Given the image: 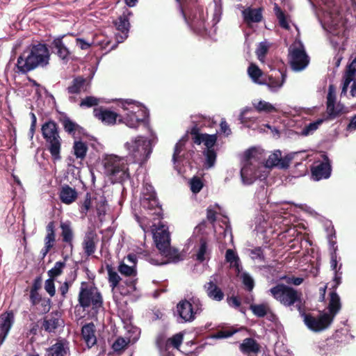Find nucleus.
Listing matches in <instances>:
<instances>
[{
    "label": "nucleus",
    "instance_id": "33",
    "mask_svg": "<svg viewBox=\"0 0 356 356\" xmlns=\"http://www.w3.org/2000/svg\"><path fill=\"white\" fill-rule=\"evenodd\" d=\"M63 36H60L53 40V47L56 49V53L58 56L64 60H67L70 55V51L67 47L64 44L62 39Z\"/></svg>",
    "mask_w": 356,
    "mask_h": 356
},
{
    "label": "nucleus",
    "instance_id": "34",
    "mask_svg": "<svg viewBox=\"0 0 356 356\" xmlns=\"http://www.w3.org/2000/svg\"><path fill=\"white\" fill-rule=\"evenodd\" d=\"M187 140V136L182 137L175 145V150L172 156V162L175 167H177V164L179 163L182 158L184 156V146Z\"/></svg>",
    "mask_w": 356,
    "mask_h": 356
},
{
    "label": "nucleus",
    "instance_id": "55",
    "mask_svg": "<svg viewBox=\"0 0 356 356\" xmlns=\"http://www.w3.org/2000/svg\"><path fill=\"white\" fill-rule=\"evenodd\" d=\"M131 341L130 339H127L122 337H119L113 343L112 347L115 351H120L124 349Z\"/></svg>",
    "mask_w": 356,
    "mask_h": 356
},
{
    "label": "nucleus",
    "instance_id": "11",
    "mask_svg": "<svg viewBox=\"0 0 356 356\" xmlns=\"http://www.w3.org/2000/svg\"><path fill=\"white\" fill-rule=\"evenodd\" d=\"M184 340V334L179 332L172 337L166 338L163 335L157 337L156 343L161 356H175V352L178 350Z\"/></svg>",
    "mask_w": 356,
    "mask_h": 356
},
{
    "label": "nucleus",
    "instance_id": "63",
    "mask_svg": "<svg viewBox=\"0 0 356 356\" xmlns=\"http://www.w3.org/2000/svg\"><path fill=\"white\" fill-rule=\"evenodd\" d=\"M55 241V234H47L45 237V252H48L53 247Z\"/></svg>",
    "mask_w": 356,
    "mask_h": 356
},
{
    "label": "nucleus",
    "instance_id": "1",
    "mask_svg": "<svg viewBox=\"0 0 356 356\" xmlns=\"http://www.w3.org/2000/svg\"><path fill=\"white\" fill-rule=\"evenodd\" d=\"M341 307V300L339 295L335 292H331L327 307L328 312H322L317 316H314L311 314L302 312L300 307H298V310L307 328L313 332H318L330 327Z\"/></svg>",
    "mask_w": 356,
    "mask_h": 356
},
{
    "label": "nucleus",
    "instance_id": "30",
    "mask_svg": "<svg viewBox=\"0 0 356 356\" xmlns=\"http://www.w3.org/2000/svg\"><path fill=\"white\" fill-rule=\"evenodd\" d=\"M95 332V327L92 323H88L82 327V337L88 348L93 346L97 343V338Z\"/></svg>",
    "mask_w": 356,
    "mask_h": 356
},
{
    "label": "nucleus",
    "instance_id": "32",
    "mask_svg": "<svg viewBox=\"0 0 356 356\" xmlns=\"http://www.w3.org/2000/svg\"><path fill=\"white\" fill-rule=\"evenodd\" d=\"M160 252L167 259V261L156 263L155 264H165L170 262L176 263L181 259L179 251L176 248L170 247V245L168 247H165L163 250H161Z\"/></svg>",
    "mask_w": 356,
    "mask_h": 356
},
{
    "label": "nucleus",
    "instance_id": "18",
    "mask_svg": "<svg viewBox=\"0 0 356 356\" xmlns=\"http://www.w3.org/2000/svg\"><path fill=\"white\" fill-rule=\"evenodd\" d=\"M88 88L89 83L86 79L81 76L74 79L71 85L67 88V92L70 95L69 99L70 102H75L76 99L74 95L86 92Z\"/></svg>",
    "mask_w": 356,
    "mask_h": 356
},
{
    "label": "nucleus",
    "instance_id": "6",
    "mask_svg": "<svg viewBox=\"0 0 356 356\" xmlns=\"http://www.w3.org/2000/svg\"><path fill=\"white\" fill-rule=\"evenodd\" d=\"M122 108L125 111L119 120L131 129H136L147 116V110L145 106L133 100L122 102Z\"/></svg>",
    "mask_w": 356,
    "mask_h": 356
},
{
    "label": "nucleus",
    "instance_id": "44",
    "mask_svg": "<svg viewBox=\"0 0 356 356\" xmlns=\"http://www.w3.org/2000/svg\"><path fill=\"white\" fill-rule=\"evenodd\" d=\"M209 254V252L208 250L207 243L204 239H201L200 242V245L197 250V253L195 254L196 259L199 261H204L208 255Z\"/></svg>",
    "mask_w": 356,
    "mask_h": 356
},
{
    "label": "nucleus",
    "instance_id": "23",
    "mask_svg": "<svg viewBox=\"0 0 356 356\" xmlns=\"http://www.w3.org/2000/svg\"><path fill=\"white\" fill-rule=\"evenodd\" d=\"M93 113L95 118L108 125L114 124L119 117L118 114L115 112L102 108H95Z\"/></svg>",
    "mask_w": 356,
    "mask_h": 356
},
{
    "label": "nucleus",
    "instance_id": "59",
    "mask_svg": "<svg viewBox=\"0 0 356 356\" xmlns=\"http://www.w3.org/2000/svg\"><path fill=\"white\" fill-rule=\"evenodd\" d=\"M241 279L247 289L252 291L254 286V282L252 277L247 273H243L241 274Z\"/></svg>",
    "mask_w": 356,
    "mask_h": 356
},
{
    "label": "nucleus",
    "instance_id": "8",
    "mask_svg": "<svg viewBox=\"0 0 356 356\" xmlns=\"http://www.w3.org/2000/svg\"><path fill=\"white\" fill-rule=\"evenodd\" d=\"M203 311L202 301L197 297H192L188 300H184L177 305V313L179 323H191L196 316Z\"/></svg>",
    "mask_w": 356,
    "mask_h": 356
},
{
    "label": "nucleus",
    "instance_id": "58",
    "mask_svg": "<svg viewBox=\"0 0 356 356\" xmlns=\"http://www.w3.org/2000/svg\"><path fill=\"white\" fill-rule=\"evenodd\" d=\"M275 10L277 17L279 20L280 25L285 29H289V25L285 18L284 13L277 6H275Z\"/></svg>",
    "mask_w": 356,
    "mask_h": 356
},
{
    "label": "nucleus",
    "instance_id": "47",
    "mask_svg": "<svg viewBox=\"0 0 356 356\" xmlns=\"http://www.w3.org/2000/svg\"><path fill=\"white\" fill-rule=\"evenodd\" d=\"M203 154L205 156V167L207 168L213 167L216 160V153L215 150L213 149H205Z\"/></svg>",
    "mask_w": 356,
    "mask_h": 356
},
{
    "label": "nucleus",
    "instance_id": "16",
    "mask_svg": "<svg viewBox=\"0 0 356 356\" xmlns=\"http://www.w3.org/2000/svg\"><path fill=\"white\" fill-rule=\"evenodd\" d=\"M137 257L135 254H129L118 266V271L121 275L130 277L133 279L137 275L136 270Z\"/></svg>",
    "mask_w": 356,
    "mask_h": 356
},
{
    "label": "nucleus",
    "instance_id": "28",
    "mask_svg": "<svg viewBox=\"0 0 356 356\" xmlns=\"http://www.w3.org/2000/svg\"><path fill=\"white\" fill-rule=\"evenodd\" d=\"M70 348L66 341L60 340L46 350V356H69Z\"/></svg>",
    "mask_w": 356,
    "mask_h": 356
},
{
    "label": "nucleus",
    "instance_id": "5",
    "mask_svg": "<svg viewBox=\"0 0 356 356\" xmlns=\"http://www.w3.org/2000/svg\"><path fill=\"white\" fill-rule=\"evenodd\" d=\"M124 147L134 162L139 164L146 162L152 152L150 140L141 136L131 138L124 144Z\"/></svg>",
    "mask_w": 356,
    "mask_h": 356
},
{
    "label": "nucleus",
    "instance_id": "22",
    "mask_svg": "<svg viewBox=\"0 0 356 356\" xmlns=\"http://www.w3.org/2000/svg\"><path fill=\"white\" fill-rule=\"evenodd\" d=\"M13 322L14 315L12 312H6L0 316V344L6 339Z\"/></svg>",
    "mask_w": 356,
    "mask_h": 356
},
{
    "label": "nucleus",
    "instance_id": "38",
    "mask_svg": "<svg viewBox=\"0 0 356 356\" xmlns=\"http://www.w3.org/2000/svg\"><path fill=\"white\" fill-rule=\"evenodd\" d=\"M240 350L245 353H257L259 347L254 339L248 338L240 345Z\"/></svg>",
    "mask_w": 356,
    "mask_h": 356
},
{
    "label": "nucleus",
    "instance_id": "62",
    "mask_svg": "<svg viewBox=\"0 0 356 356\" xmlns=\"http://www.w3.org/2000/svg\"><path fill=\"white\" fill-rule=\"evenodd\" d=\"M142 194H143V198L156 196V193H155L153 186L148 184H146L144 185Z\"/></svg>",
    "mask_w": 356,
    "mask_h": 356
},
{
    "label": "nucleus",
    "instance_id": "64",
    "mask_svg": "<svg viewBox=\"0 0 356 356\" xmlns=\"http://www.w3.org/2000/svg\"><path fill=\"white\" fill-rule=\"evenodd\" d=\"M106 208V200L104 197H100L97 204V210L99 215L104 214Z\"/></svg>",
    "mask_w": 356,
    "mask_h": 356
},
{
    "label": "nucleus",
    "instance_id": "10",
    "mask_svg": "<svg viewBox=\"0 0 356 356\" xmlns=\"http://www.w3.org/2000/svg\"><path fill=\"white\" fill-rule=\"evenodd\" d=\"M78 300L83 309L92 307L93 309H97L102 305V298L98 290L95 287L88 286L84 282L81 284Z\"/></svg>",
    "mask_w": 356,
    "mask_h": 356
},
{
    "label": "nucleus",
    "instance_id": "25",
    "mask_svg": "<svg viewBox=\"0 0 356 356\" xmlns=\"http://www.w3.org/2000/svg\"><path fill=\"white\" fill-rule=\"evenodd\" d=\"M286 77L285 74L278 72L277 75L269 76L268 79L264 81V85H266L270 92H277L282 88Z\"/></svg>",
    "mask_w": 356,
    "mask_h": 356
},
{
    "label": "nucleus",
    "instance_id": "21",
    "mask_svg": "<svg viewBox=\"0 0 356 356\" xmlns=\"http://www.w3.org/2000/svg\"><path fill=\"white\" fill-rule=\"evenodd\" d=\"M64 322L58 313L49 314L42 321V327L48 332H54L59 327H63Z\"/></svg>",
    "mask_w": 356,
    "mask_h": 356
},
{
    "label": "nucleus",
    "instance_id": "46",
    "mask_svg": "<svg viewBox=\"0 0 356 356\" xmlns=\"http://www.w3.org/2000/svg\"><path fill=\"white\" fill-rule=\"evenodd\" d=\"M65 266L66 264L64 261L56 262L54 267L51 268L49 270H48V276L55 280L56 277H58L62 274Z\"/></svg>",
    "mask_w": 356,
    "mask_h": 356
},
{
    "label": "nucleus",
    "instance_id": "15",
    "mask_svg": "<svg viewBox=\"0 0 356 356\" xmlns=\"http://www.w3.org/2000/svg\"><path fill=\"white\" fill-rule=\"evenodd\" d=\"M323 161L316 163L312 168V178L315 181L330 177L331 175V165L330 160L325 154L323 155Z\"/></svg>",
    "mask_w": 356,
    "mask_h": 356
},
{
    "label": "nucleus",
    "instance_id": "53",
    "mask_svg": "<svg viewBox=\"0 0 356 356\" xmlns=\"http://www.w3.org/2000/svg\"><path fill=\"white\" fill-rule=\"evenodd\" d=\"M269 48V45L266 42H261L259 44L258 47L256 51L257 56L258 57V59L261 62L264 61V58L268 52Z\"/></svg>",
    "mask_w": 356,
    "mask_h": 356
},
{
    "label": "nucleus",
    "instance_id": "40",
    "mask_svg": "<svg viewBox=\"0 0 356 356\" xmlns=\"http://www.w3.org/2000/svg\"><path fill=\"white\" fill-rule=\"evenodd\" d=\"M87 152L88 146L86 143L81 140L74 141L73 152L76 159L83 160L86 157Z\"/></svg>",
    "mask_w": 356,
    "mask_h": 356
},
{
    "label": "nucleus",
    "instance_id": "50",
    "mask_svg": "<svg viewBox=\"0 0 356 356\" xmlns=\"http://www.w3.org/2000/svg\"><path fill=\"white\" fill-rule=\"evenodd\" d=\"M323 119H318L313 122L309 123L305 126L302 131V134L304 136H308L312 134L323 123Z\"/></svg>",
    "mask_w": 356,
    "mask_h": 356
},
{
    "label": "nucleus",
    "instance_id": "54",
    "mask_svg": "<svg viewBox=\"0 0 356 356\" xmlns=\"http://www.w3.org/2000/svg\"><path fill=\"white\" fill-rule=\"evenodd\" d=\"M225 259L227 262H229L232 266L238 267V261L239 259L236 253L231 249H228L226 252Z\"/></svg>",
    "mask_w": 356,
    "mask_h": 356
},
{
    "label": "nucleus",
    "instance_id": "29",
    "mask_svg": "<svg viewBox=\"0 0 356 356\" xmlns=\"http://www.w3.org/2000/svg\"><path fill=\"white\" fill-rule=\"evenodd\" d=\"M204 288L207 296L210 299L219 302L224 298V293L213 280H210L206 283Z\"/></svg>",
    "mask_w": 356,
    "mask_h": 356
},
{
    "label": "nucleus",
    "instance_id": "9",
    "mask_svg": "<svg viewBox=\"0 0 356 356\" xmlns=\"http://www.w3.org/2000/svg\"><path fill=\"white\" fill-rule=\"evenodd\" d=\"M289 58L291 68L296 72L303 70L309 64V58L303 44L296 40L289 49Z\"/></svg>",
    "mask_w": 356,
    "mask_h": 356
},
{
    "label": "nucleus",
    "instance_id": "36",
    "mask_svg": "<svg viewBox=\"0 0 356 356\" xmlns=\"http://www.w3.org/2000/svg\"><path fill=\"white\" fill-rule=\"evenodd\" d=\"M136 282V278H134L130 281L127 280L124 284H120L117 289L118 293L122 296H128L134 293L137 291Z\"/></svg>",
    "mask_w": 356,
    "mask_h": 356
},
{
    "label": "nucleus",
    "instance_id": "17",
    "mask_svg": "<svg viewBox=\"0 0 356 356\" xmlns=\"http://www.w3.org/2000/svg\"><path fill=\"white\" fill-rule=\"evenodd\" d=\"M191 134L193 135V141L195 144L200 145L203 143L206 147V149H213V146L217 140V137L215 134H200L197 125L191 129Z\"/></svg>",
    "mask_w": 356,
    "mask_h": 356
},
{
    "label": "nucleus",
    "instance_id": "12",
    "mask_svg": "<svg viewBox=\"0 0 356 356\" xmlns=\"http://www.w3.org/2000/svg\"><path fill=\"white\" fill-rule=\"evenodd\" d=\"M296 154V152H291L282 156V152L277 149L269 154L268 158L266 159L265 152H264V161L262 163H260V164H264V166L268 168L273 167L287 168Z\"/></svg>",
    "mask_w": 356,
    "mask_h": 356
},
{
    "label": "nucleus",
    "instance_id": "20",
    "mask_svg": "<svg viewBox=\"0 0 356 356\" xmlns=\"http://www.w3.org/2000/svg\"><path fill=\"white\" fill-rule=\"evenodd\" d=\"M263 9L261 8H252L248 6L242 10V17L243 22L249 26L252 24L259 23L263 19Z\"/></svg>",
    "mask_w": 356,
    "mask_h": 356
},
{
    "label": "nucleus",
    "instance_id": "14",
    "mask_svg": "<svg viewBox=\"0 0 356 356\" xmlns=\"http://www.w3.org/2000/svg\"><path fill=\"white\" fill-rule=\"evenodd\" d=\"M336 88L330 85L327 97V112L330 118H334L343 112L344 106L341 104H335Z\"/></svg>",
    "mask_w": 356,
    "mask_h": 356
},
{
    "label": "nucleus",
    "instance_id": "41",
    "mask_svg": "<svg viewBox=\"0 0 356 356\" xmlns=\"http://www.w3.org/2000/svg\"><path fill=\"white\" fill-rule=\"evenodd\" d=\"M248 73L253 82L260 85L264 84V81L260 79L263 73L255 64L251 63L248 69Z\"/></svg>",
    "mask_w": 356,
    "mask_h": 356
},
{
    "label": "nucleus",
    "instance_id": "49",
    "mask_svg": "<svg viewBox=\"0 0 356 356\" xmlns=\"http://www.w3.org/2000/svg\"><path fill=\"white\" fill-rule=\"evenodd\" d=\"M62 229V236L65 242L71 243L73 238V234L69 223L63 222L60 225Z\"/></svg>",
    "mask_w": 356,
    "mask_h": 356
},
{
    "label": "nucleus",
    "instance_id": "35",
    "mask_svg": "<svg viewBox=\"0 0 356 356\" xmlns=\"http://www.w3.org/2000/svg\"><path fill=\"white\" fill-rule=\"evenodd\" d=\"M141 204L145 209L154 211L152 215L160 216L161 208L159 206V202L156 196L151 197H145L141 200Z\"/></svg>",
    "mask_w": 356,
    "mask_h": 356
},
{
    "label": "nucleus",
    "instance_id": "56",
    "mask_svg": "<svg viewBox=\"0 0 356 356\" xmlns=\"http://www.w3.org/2000/svg\"><path fill=\"white\" fill-rule=\"evenodd\" d=\"M99 103V99L92 97V96H88L86 97L85 99H83L81 103L80 106L81 107H92L93 106H96Z\"/></svg>",
    "mask_w": 356,
    "mask_h": 356
},
{
    "label": "nucleus",
    "instance_id": "42",
    "mask_svg": "<svg viewBox=\"0 0 356 356\" xmlns=\"http://www.w3.org/2000/svg\"><path fill=\"white\" fill-rule=\"evenodd\" d=\"M253 106L259 112L269 113L277 111V109L274 105L264 100H259L257 103H253Z\"/></svg>",
    "mask_w": 356,
    "mask_h": 356
},
{
    "label": "nucleus",
    "instance_id": "27",
    "mask_svg": "<svg viewBox=\"0 0 356 356\" xmlns=\"http://www.w3.org/2000/svg\"><path fill=\"white\" fill-rule=\"evenodd\" d=\"M131 14V13L127 10L121 16L118 17V19L115 22L117 29L122 34L120 35L121 40H119L118 37H117L118 41L119 42H122L128 37V32L129 29V22L128 17Z\"/></svg>",
    "mask_w": 356,
    "mask_h": 356
},
{
    "label": "nucleus",
    "instance_id": "13",
    "mask_svg": "<svg viewBox=\"0 0 356 356\" xmlns=\"http://www.w3.org/2000/svg\"><path fill=\"white\" fill-rule=\"evenodd\" d=\"M168 229V227L163 223H159L158 227L153 229L154 241L159 251L170 245V233Z\"/></svg>",
    "mask_w": 356,
    "mask_h": 356
},
{
    "label": "nucleus",
    "instance_id": "7",
    "mask_svg": "<svg viewBox=\"0 0 356 356\" xmlns=\"http://www.w3.org/2000/svg\"><path fill=\"white\" fill-rule=\"evenodd\" d=\"M270 294L280 304L285 307H291L294 305L300 307L302 293L296 289L279 284L269 290Z\"/></svg>",
    "mask_w": 356,
    "mask_h": 356
},
{
    "label": "nucleus",
    "instance_id": "52",
    "mask_svg": "<svg viewBox=\"0 0 356 356\" xmlns=\"http://www.w3.org/2000/svg\"><path fill=\"white\" fill-rule=\"evenodd\" d=\"M330 243H332V246L334 245L335 242L332 241L331 238H329ZM337 248L333 247V252L331 253V260H330V267L331 269L334 271H340L341 268V264L339 265V268H337L338 265V261H337V255L336 253Z\"/></svg>",
    "mask_w": 356,
    "mask_h": 356
},
{
    "label": "nucleus",
    "instance_id": "31",
    "mask_svg": "<svg viewBox=\"0 0 356 356\" xmlns=\"http://www.w3.org/2000/svg\"><path fill=\"white\" fill-rule=\"evenodd\" d=\"M97 241V236L94 232H88L86 234L83 246L84 252L87 255H91L95 252Z\"/></svg>",
    "mask_w": 356,
    "mask_h": 356
},
{
    "label": "nucleus",
    "instance_id": "61",
    "mask_svg": "<svg viewBox=\"0 0 356 356\" xmlns=\"http://www.w3.org/2000/svg\"><path fill=\"white\" fill-rule=\"evenodd\" d=\"M237 332V330L232 329L230 330H220L215 334L213 337L214 339H223L228 338L232 336L234 333Z\"/></svg>",
    "mask_w": 356,
    "mask_h": 356
},
{
    "label": "nucleus",
    "instance_id": "48",
    "mask_svg": "<svg viewBox=\"0 0 356 356\" xmlns=\"http://www.w3.org/2000/svg\"><path fill=\"white\" fill-rule=\"evenodd\" d=\"M188 184L191 191L194 194L198 193L202 190L204 186L202 180L201 179V178L198 177H193V178H191L188 181Z\"/></svg>",
    "mask_w": 356,
    "mask_h": 356
},
{
    "label": "nucleus",
    "instance_id": "3",
    "mask_svg": "<svg viewBox=\"0 0 356 356\" xmlns=\"http://www.w3.org/2000/svg\"><path fill=\"white\" fill-rule=\"evenodd\" d=\"M264 161V149L261 148H251L244 153L241 170V177L244 184H251L259 177L257 168Z\"/></svg>",
    "mask_w": 356,
    "mask_h": 356
},
{
    "label": "nucleus",
    "instance_id": "43",
    "mask_svg": "<svg viewBox=\"0 0 356 356\" xmlns=\"http://www.w3.org/2000/svg\"><path fill=\"white\" fill-rule=\"evenodd\" d=\"M250 309L257 317H264L270 311V307L268 303L252 304L250 306Z\"/></svg>",
    "mask_w": 356,
    "mask_h": 356
},
{
    "label": "nucleus",
    "instance_id": "57",
    "mask_svg": "<svg viewBox=\"0 0 356 356\" xmlns=\"http://www.w3.org/2000/svg\"><path fill=\"white\" fill-rule=\"evenodd\" d=\"M44 289L47 293L51 296L53 297L56 293V289L54 284V279L49 277L44 282Z\"/></svg>",
    "mask_w": 356,
    "mask_h": 356
},
{
    "label": "nucleus",
    "instance_id": "45",
    "mask_svg": "<svg viewBox=\"0 0 356 356\" xmlns=\"http://www.w3.org/2000/svg\"><path fill=\"white\" fill-rule=\"evenodd\" d=\"M252 109L251 108H243L239 115V120L241 123L247 126L250 127L254 123L256 122L257 118L254 116L248 117L246 116L248 112L252 111Z\"/></svg>",
    "mask_w": 356,
    "mask_h": 356
},
{
    "label": "nucleus",
    "instance_id": "19",
    "mask_svg": "<svg viewBox=\"0 0 356 356\" xmlns=\"http://www.w3.org/2000/svg\"><path fill=\"white\" fill-rule=\"evenodd\" d=\"M46 142L47 148L49 150L52 159L54 161H58L61 159L60 150L62 139L58 134L44 138Z\"/></svg>",
    "mask_w": 356,
    "mask_h": 356
},
{
    "label": "nucleus",
    "instance_id": "2",
    "mask_svg": "<svg viewBox=\"0 0 356 356\" xmlns=\"http://www.w3.org/2000/svg\"><path fill=\"white\" fill-rule=\"evenodd\" d=\"M49 59L50 53L47 47L43 44H38L18 58L17 67L20 72L26 73L38 67L47 65Z\"/></svg>",
    "mask_w": 356,
    "mask_h": 356
},
{
    "label": "nucleus",
    "instance_id": "60",
    "mask_svg": "<svg viewBox=\"0 0 356 356\" xmlns=\"http://www.w3.org/2000/svg\"><path fill=\"white\" fill-rule=\"evenodd\" d=\"M63 126L65 131L68 134H74V131L78 128V125L70 120V119H65L63 121Z\"/></svg>",
    "mask_w": 356,
    "mask_h": 356
},
{
    "label": "nucleus",
    "instance_id": "37",
    "mask_svg": "<svg viewBox=\"0 0 356 356\" xmlns=\"http://www.w3.org/2000/svg\"><path fill=\"white\" fill-rule=\"evenodd\" d=\"M41 131L44 138L59 134L56 123L52 120L44 122L41 127Z\"/></svg>",
    "mask_w": 356,
    "mask_h": 356
},
{
    "label": "nucleus",
    "instance_id": "26",
    "mask_svg": "<svg viewBox=\"0 0 356 356\" xmlns=\"http://www.w3.org/2000/svg\"><path fill=\"white\" fill-rule=\"evenodd\" d=\"M58 196L63 204H71L77 199L78 193L75 188L64 184L60 188Z\"/></svg>",
    "mask_w": 356,
    "mask_h": 356
},
{
    "label": "nucleus",
    "instance_id": "39",
    "mask_svg": "<svg viewBox=\"0 0 356 356\" xmlns=\"http://www.w3.org/2000/svg\"><path fill=\"white\" fill-rule=\"evenodd\" d=\"M107 270L110 286L112 289V291L114 296H115V294L118 293L117 289L120 286L119 282L121 280V278L118 273L114 271L111 267H108Z\"/></svg>",
    "mask_w": 356,
    "mask_h": 356
},
{
    "label": "nucleus",
    "instance_id": "51",
    "mask_svg": "<svg viewBox=\"0 0 356 356\" xmlns=\"http://www.w3.org/2000/svg\"><path fill=\"white\" fill-rule=\"evenodd\" d=\"M76 278L75 274H72L71 277L69 279H66L65 281L63 283V284L59 287L58 290L60 293L62 298L64 299L66 298V295L68 292L70 287L72 285L73 282Z\"/></svg>",
    "mask_w": 356,
    "mask_h": 356
},
{
    "label": "nucleus",
    "instance_id": "24",
    "mask_svg": "<svg viewBox=\"0 0 356 356\" xmlns=\"http://www.w3.org/2000/svg\"><path fill=\"white\" fill-rule=\"evenodd\" d=\"M354 77H356V57L348 65L347 70L343 76L341 95H346L348 86Z\"/></svg>",
    "mask_w": 356,
    "mask_h": 356
},
{
    "label": "nucleus",
    "instance_id": "4",
    "mask_svg": "<svg viewBox=\"0 0 356 356\" xmlns=\"http://www.w3.org/2000/svg\"><path fill=\"white\" fill-rule=\"evenodd\" d=\"M103 173L112 183L122 182L129 177L125 158L115 154H106L102 159Z\"/></svg>",
    "mask_w": 356,
    "mask_h": 356
}]
</instances>
